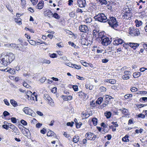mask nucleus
<instances>
[{"instance_id": "obj_13", "label": "nucleus", "mask_w": 147, "mask_h": 147, "mask_svg": "<svg viewBox=\"0 0 147 147\" xmlns=\"http://www.w3.org/2000/svg\"><path fill=\"white\" fill-rule=\"evenodd\" d=\"M43 13L45 16H47L49 18L52 17L53 13L50 10H46Z\"/></svg>"}, {"instance_id": "obj_26", "label": "nucleus", "mask_w": 147, "mask_h": 147, "mask_svg": "<svg viewBox=\"0 0 147 147\" xmlns=\"http://www.w3.org/2000/svg\"><path fill=\"white\" fill-rule=\"evenodd\" d=\"M26 114L30 115L33 117H34L35 113L31 109V111H28V113Z\"/></svg>"}, {"instance_id": "obj_50", "label": "nucleus", "mask_w": 147, "mask_h": 147, "mask_svg": "<svg viewBox=\"0 0 147 147\" xmlns=\"http://www.w3.org/2000/svg\"><path fill=\"white\" fill-rule=\"evenodd\" d=\"M78 96L79 97H81L85 95V93L82 92H80L78 93Z\"/></svg>"}, {"instance_id": "obj_5", "label": "nucleus", "mask_w": 147, "mask_h": 147, "mask_svg": "<svg viewBox=\"0 0 147 147\" xmlns=\"http://www.w3.org/2000/svg\"><path fill=\"white\" fill-rule=\"evenodd\" d=\"M5 56L7 59H8L9 63L11 62L15 59L14 55L12 53H7L6 55Z\"/></svg>"}, {"instance_id": "obj_46", "label": "nucleus", "mask_w": 147, "mask_h": 147, "mask_svg": "<svg viewBox=\"0 0 147 147\" xmlns=\"http://www.w3.org/2000/svg\"><path fill=\"white\" fill-rule=\"evenodd\" d=\"M26 94H28V95H30L31 96V97L32 98L33 100H34V97L33 96H32V93L30 91H28Z\"/></svg>"}, {"instance_id": "obj_2", "label": "nucleus", "mask_w": 147, "mask_h": 147, "mask_svg": "<svg viewBox=\"0 0 147 147\" xmlns=\"http://www.w3.org/2000/svg\"><path fill=\"white\" fill-rule=\"evenodd\" d=\"M94 18L96 20L100 22H106L108 21L106 16L103 13H99L98 15L94 16Z\"/></svg>"}, {"instance_id": "obj_37", "label": "nucleus", "mask_w": 147, "mask_h": 147, "mask_svg": "<svg viewBox=\"0 0 147 147\" xmlns=\"http://www.w3.org/2000/svg\"><path fill=\"white\" fill-rule=\"evenodd\" d=\"M98 2H100L102 5L107 4V2L106 0H96Z\"/></svg>"}, {"instance_id": "obj_39", "label": "nucleus", "mask_w": 147, "mask_h": 147, "mask_svg": "<svg viewBox=\"0 0 147 147\" xmlns=\"http://www.w3.org/2000/svg\"><path fill=\"white\" fill-rule=\"evenodd\" d=\"M92 121L94 125H96L97 123V119L96 118H93L92 120Z\"/></svg>"}, {"instance_id": "obj_23", "label": "nucleus", "mask_w": 147, "mask_h": 147, "mask_svg": "<svg viewBox=\"0 0 147 147\" xmlns=\"http://www.w3.org/2000/svg\"><path fill=\"white\" fill-rule=\"evenodd\" d=\"M104 114L107 119L110 118L111 115V113L110 111L105 113Z\"/></svg>"}, {"instance_id": "obj_53", "label": "nucleus", "mask_w": 147, "mask_h": 147, "mask_svg": "<svg viewBox=\"0 0 147 147\" xmlns=\"http://www.w3.org/2000/svg\"><path fill=\"white\" fill-rule=\"evenodd\" d=\"M21 123L24 125H27V123L25 120L22 119L20 121Z\"/></svg>"}, {"instance_id": "obj_61", "label": "nucleus", "mask_w": 147, "mask_h": 147, "mask_svg": "<svg viewBox=\"0 0 147 147\" xmlns=\"http://www.w3.org/2000/svg\"><path fill=\"white\" fill-rule=\"evenodd\" d=\"M46 129L44 128H43L40 131V133L42 134H45L46 133Z\"/></svg>"}, {"instance_id": "obj_34", "label": "nucleus", "mask_w": 147, "mask_h": 147, "mask_svg": "<svg viewBox=\"0 0 147 147\" xmlns=\"http://www.w3.org/2000/svg\"><path fill=\"white\" fill-rule=\"evenodd\" d=\"M52 17H53L56 19H59L60 18L59 16L56 13H55L53 14Z\"/></svg>"}, {"instance_id": "obj_62", "label": "nucleus", "mask_w": 147, "mask_h": 147, "mask_svg": "<svg viewBox=\"0 0 147 147\" xmlns=\"http://www.w3.org/2000/svg\"><path fill=\"white\" fill-rule=\"evenodd\" d=\"M16 46V44L14 43L11 44L10 48L12 49L15 48Z\"/></svg>"}, {"instance_id": "obj_38", "label": "nucleus", "mask_w": 147, "mask_h": 147, "mask_svg": "<svg viewBox=\"0 0 147 147\" xmlns=\"http://www.w3.org/2000/svg\"><path fill=\"white\" fill-rule=\"evenodd\" d=\"M92 21V18H88L85 20V22L87 23H90Z\"/></svg>"}, {"instance_id": "obj_41", "label": "nucleus", "mask_w": 147, "mask_h": 147, "mask_svg": "<svg viewBox=\"0 0 147 147\" xmlns=\"http://www.w3.org/2000/svg\"><path fill=\"white\" fill-rule=\"evenodd\" d=\"M43 98L44 99L48 100H49L51 97L49 95L45 94L44 95Z\"/></svg>"}, {"instance_id": "obj_14", "label": "nucleus", "mask_w": 147, "mask_h": 147, "mask_svg": "<svg viewBox=\"0 0 147 147\" xmlns=\"http://www.w3.org/2000/svg\"><path fill=\"white\" fill-rule=\"evenodd\" d=\"M130 71H125L124 72L125 74L122 77L124 80H127L129 78V74Z\"/></svg>"}, {"instance_id": "obj_45", "label": "nucleus", "mask_w": 147, "mask_h": 147, "mask_svg": "<svg viewBox=\"0 0 147 147\" xmlns=\"http://www.w3.org/2000/svg\"><path fill=\"white\" fill-rule=\"evenodd\" d=\"M132 96V94H127L124 96V98L126 99H128L129 97H131Z\"/></svg>"}, {"instance_id": "obj_51", "label": "nucleus", "mask_w": 147, "mask_h": 147, "mask_svg": "<svg viewBox=\"0 0 147 147\" xmlns=\"http://www.w3.org/2000/svg\"><path fill=\"white\" fill-rule=\"evenodd\" d=\"M4 123L5 124H4L2 125V127L3 128L5 129H6L8 130L9 129V127H8V125H5V122H4Z\"/></svg>"}, {"instance_id": "obj_64", "label": "nucleus", "mask_w": 147, "mask_h": 147, "mask_svg": "<svg viewBox=\"0 0 147 147\" xmlns=\"http://www.w3.org/2000/svg\"><path fill=\"white\" fill-rule=\"evenodd\" d=\"M51 92L53 93H55L57 92V88L55 87L53 88L51 90Z\"/></svg>"}, {"instance_id": "obj_28", "label": "nucleus", "mask_w": 147, "mask_h": 147, "mask_svg": "<svg viewBox=\"0 0 147 147\" xmlns=\"http://www.w3.org/2000/svg\"><path fill=\"white\" fill-rule=\"evenodd\" d=\"M55 135V133L52 131L51 130H50V131H49L47 134V135L48 136H54Z\"/></svg>"}, {"instance_id": "obj_48", "label": "nucleus", "mask_w": 147, "mask_h": 147, "mask_svg": "<svg viewBox=\"0 0 147 147\" xmlns=\"http://www.w3.org/2000/svg\"><path fill=\"white\" fill-rule=\"evenodd\" d=\"M82 123L80 122L77 123H76V128H80L81 126L82 125Z\"/></svg>"}, {"instance_id": "obj_19", "label": "nucleus", "mask_w": 147, "mask_h": 147, "mask_svg": "<svg viewBox=\"0 0 147 147\" xmlns=\"http://www.w3.org/2000/svg\"><path fill=\"white\" fill-rule=\"evenodd\" d=\"M44 2L43 1H40L37 5L38 8L39 9H41L43 7Z\"/></svg>"}, {"instance_id": "obj_8", "label": "nucleus", "mask_w": 147, "mask_h": 147, "mask_svg": "<svg viewBox=\"0 0 147 147\" xmlns=\"http://www.w3.org/2000/svg\"><path fill=\"white\" fill-rule=\"evenodd\" d=\"M9 63L8 60L5 57V56L1 60H0V66L1 67L3 66L2 65L6 66Z\"/></svg>"}, {"instance_id": "obj_9", "label": "nucleus", "mask_w": 147, "mask_h": 147, "mask_svg": "<svg viewBox=\"0 0 147 147\" xmlns=\"http://www.w3.org/2000/svg\"><path fill=\"white\" fill-rule=\"evenodd\" d=\"M132 13H129L128 11H125V12L123 14L122 18L123 19H129L131 18V17L132 16Z\"/></svg>"}, {"instance_id": "obj_25", "label": "nucleus", "mask_w": 147, "mask_h": 147, "mask_svg": "<svg viewBox=\"0 0 147 147\" xmlns=\"http://www.w3.org/2000/svg\"><path fill=\"white\" fill-rule=\"evenodd\" d=\"M48 102L50 105L51 106L53 107L55 106V104L53 100L51 98L49 99V100H48Z\"/></svg>"}, {"instance_id": "obj_18", "label": "nucleus", "mask_w": 147, "mask_h": 147, "mask_svg": "<svg viewBox=\"0 0 147 147\" xmlns=\"http://www.w3.org/2000/svg\"><path fill=\"white\" fill-rule=\"evenodd\" d=\"M61 97L65 101L70 100L72 99V97L71 96L62 95Z\"/></svg>"}, {"instance_id": "obj_63", "label": "nucleus", "mask_w": 147, "mask_h": 147, "mask_svg": "<svg viewBox=\"0 0 147 147\" xmlns=\"http://www.w3.org/2000/svg\"><path fill=\"white\" fill-rule=\"evenodd\" d=\"M28 42L30 44L32 45H33L35 44V42L32 40H28Z\"/></svg>"}, {"instance_id": "obj_60", "label": "nucleus", "mask_w": 147, "mask_h": 147, "mask_svg": "<svg viewBox=\"0 0 147 147\" xmlns=\"http://www.w3.org/2000/svg\"><path fill=\"white\" fill-rule=\"evenodd\" d=\"M46 80V78L45 77H42L40 80V81L42 83L44 82Z\"/></svg>"}, {"instance_id": "obj_7", "label": "nucleus", "mask_w": 147, "mask_h": 147, "mask_svg": "<svg viewBox=\"0 0 147 147\" xmlns=\"http://www.w3.org/2000/svg\"><path fill=\"white\" fill-rule=\"evenodd\" d=\"M85 136L86 138L90 140H94L96 137L95 135L91 132L87 133Z\"/></svg>"}, {"instance_id": "obj_30", "label": "nucleus", "mask_w": 147, "mask_h": 147, "mask_svg": "<svg viewBox=\"0 0 147 147\" xmlns=\"http://www.w3.org/2000/svg\"><path fill=\"white\" fill-rule=\"evenodd\" d=\"M7 71L11 73L12 74H14L16 73L15 69L13 68H10L9 69L7 70Z\"/></svg>"}, {"instance_id": "obj_58", "label": "nucleus", "mask_w": 147, "mask_h": 147, "mask_svg": "<svg viewBox=\"0 0 147 147\" xmlns=\"http://www.w3.org/2000/svg\"><path fill=\"white\" fill-rule=\"evenodd\" d=\"M131 91L132 92H134L137 91V88L134 87H132L130 89Z\"/></svg>"}, {"instance_id": "obj_11", "label": "nucleus", "mask_w": 147, "mask_h": 147, "mask_svg": "<svg viewBox=\"0 0 147 147\" xmlns=\"http://www.w3.org/2000/svg\"><path fill=\"white\" fill-rule=\"evenodd\" d=\"M77 4L81 8L85 7L86 5L85 0H77Z\"/></svg>"}, {"instance_id": "obj_21", "label": "nucleus", "mask_w": 147, "mask_h": 147, "mask_svg": "<svg viewBox=\"0 0 147 147\" xmlns=\"http://www.w3.org/2000/svg\"><path fill=\"white\" fill-rule=\"evenodd\" d=\"M105 37L103 32H101L98 33V36L97 38H100L101 40Z\"/></svg>"}, {"instance_id": "obj_24", "label": "nucleus", "mask_w": 147, "mask_h": 147, "mask_svg": "<svg viewBox=\"0 0 147 147\" xmlns=\"http://www.w3.org/2000/svg\"><path fill=\"white\" fill-rule=\"evenodd\" d=\"M79 137L78 136H75L73 138V141L74 143H76L79 140Z\"/></svg>"}, {"instance_id": "obj_17", "label": "nucleus", "mask_w": 147, "mask_h": 147, "mask_svg": "<svg viewBox=\"0 0 147 147\" xmlns=\"http://www.w3.org/2000/svg\"><path fill=\"white\" fill-rule=\"evenodd\" d=\"M133 9L134 8L133 6L130 5L127 6V7H125V11H128V12L132 13L133 14L134 11Z\"/></svg>"}, {"instance_id": "obj_31", "label": "nucleus", "mask_w": 147, "mask_h": 147, "mask_svg": "<svg viewBox=\"0 0 147 147\" xmlns=\"http://www.w3.org/2000/svg\"><path fill=\"white\" fill-rule=\"evenodd\" d=\"M135 22H136V25L137 27H139L142 24V22L140 21H138V20H136L135 21Z\"/></svg>"}, {"instance_id": "obj_52", "label": "nucleus", "mask_w": 147, "mask_h": 147, "mask_svg": "<svg viewBox=\"0 0 147 147\" xmlns=\"http://www.w3.org/2000/svg\"><path fill=\"white\" fill-rule=\"evenodd\" d=\"M3 114L4 117H6L7 116L9 115H10V114L7 111H5L3 112Z\"/></svg>"}, {"instance_id": "obj_42", "label": "nucleus", "mask_w": 147, "mask_h": 147, "mask_svg": "<svg viewBox=\"0 0 147 147\" xmlns=\"http://www.w3.org/2000/svg\"><path fill=\"white\" fill-rule=\"evenodd\" d=\"M104 102L103 103L102 105V106L103 108H104L109 103L108 102H107L106 101L104 100Z\"/></svg>"}, {"instance_id": "obj_16", "label": "nucleus", "mask_w": 147, "mask_h": 147, "mask_svg": "<svg viewBox=\"0 0 147 147\" xmlns=\"http://www.w3.org/2000/svg\"><path fill=\"white\" fill-rule=\"evenodd\" d=\"M103 98H105V100L109 103H110L111 100L113 98L111 96L108 95H105L103 96Z\"/></svg>"}, {"instance_id": "obj_33", "label": "nucleus", "mask_w": 147, "mask_h": 147, "mask_svg": "<svg viewBox=\"0 0 147 147\" xmlns=\"http://www.w3.org/2000/svg\"><path fill=\"white\" fill-rule=\"evenodd\" d=\"M103 98L102 97H99L96 101V103L98 105L101 104Z\"/></svg>"}, {"instance_id": "obj_12", "label": "nucleus", "mask_w": 147, "mask_h": 147, "mask_svg": "<svg viewBox=\"0 0 147 147\" xmlns=\"http://www.w3.org/2000/svg\"><path fill=\"white\" fill-rule=\"evenodd\" d=\"M113 43V44L115 45H118L119 44H121L123 43L124 42L123 40L121 38H115Z\"/></svg>"}, {"instance_id": "obj_20", "label": "nucleus", "mask_w": 147, "mask_h": 147, "mask_svg": "<svg viewBox=\"0 0 147 147\" xmlns=\"http://www.w3.org/2000/svg\"><path fill=\"white\" fill-rule=\"evenodd\" d=\"M119 110L121 111L123 114L125 115L127 114L128 112V110L124 108H122L121 109H119Z\"/></svg>"}, {"instance_id": "obj_15", "label": "nucleus", "mask_w": 147, "mask_h": 147, "mask_svg": "<svg viewBox=\"0 0 147 147\" xmlns=\"http://www.w3.org/2000/svg\"><path fill=\"white\" fill-rule=\"evenodd\" d=\"M129 46L134 49H135L139 46V44L137 43L130 42L129 43Z\"/></svg>"}, {"instance_id": "obj_59", "label": "nucleus", "mask_w": 147, "mask_h": 147, "mask_svg": "<svg viewBox=\"0 0 147 147\" xmlns=\"http://www.w3.org/2000/svg\"><path fill=\"white\" fill-rule=\"evenodd\" d=\"M31 1L33 5H35L38 1V0H31Z\"/></svg>"}, {"instance_id": "obj_56", "label": "nucleus", "mask_w": 147, "mask_h": 147, "mask_svg": "<svg viewBox=\"0 0 147 147\" xmlns=\"http://www.w3.org/2000/svg\"><path fill=\"white\" fill-rule=\"evenodd\" d=\"M138 117L139 118H144L145 117V115H144L143 114L141 113L138 115Z\"/></svg>"}, {"instance_id": "obj_32", "label": "nucleus", "mask_w": 147, "mask_h": 147, "mask_svg": "<svg viewBox=\"0 0 147 147\" xmlns=\"http://www.w3.org/2000/svg\"><path fill=\"white\" fill-rule=\"evenodd\" d=\"M23 111L26 114L28 113V111H31V109L28 107H25L23 109Z\"/></svg>"}, {"instance_id": "obj_22", "label": "nucleus", "mask_w": 147, "mask_h": 147, "mask_svg": "<svg viewBox=\"0 0 147 147\" xmlns=\"http://www.w3.org/2000/svg\"><path fill=\"white\" fill-rule=\"evenodd\" d=\"M142 75L140 72H136L133 73V76L134 78H136L139 77Z\"/></svg>"}, {"instance_id": "obj_47", "label": "nucleus", "mask_w": 147, "mask_h": 147, "mask_svg": "<svg viewBox=\"0 0 147 147\" xmlns=\"http://www.w3.org/2000/svg\"><path fill=\"white\" fill-rule=\"evenodd\" d=\"M100 90L101 92H106L107 89L105 87L101 86L100 88Z\"/></svg>"}, {"instance_id": "obj_44", "label": "nucleus", "mask_w": 147, "mask_h": 147, "mask_svg": "<svg viewBox=\"0 0 147 147\" xmlns=\"http://www.w3.org/2000/svg\"><path fill=\"white\" fill-rule=\"evenodd\" d=\"M23 86L26 88H30L31 87L26 82H24L23 83Z\"/></svg>"}, {"instance_id": "obj_40", "label": "nucleus", "mask_w": 147, "mask_h": 147, "mask_svg": "<svg viewBox=\"0 0 147 147\" xmlns=\"http://www.w3.org/2000/svg\"><path fill=\"white\" fill-rule=\"evenodd\" d=\"M73 68L74 67L75 69H80L81 68V66L80 65H77L74 64H73Z\"/></svg>"}, {"instance_id": "obj_55", "label": "nucleus", "mask_w": 147, "mask_h": 147, "mask_svg": "<svg viewBox=\"0 0 147 147\" xmlns=\"http://www.w3.org/2000/svg\"><path fill=\"white\" fill-rule=\"evenodd\" d=\"M74 122L73 121H72L71 122H67V125L68 126H70L71 127H72L73 126V124H74Z\"/></svg>"}, {"instance_id": "obj_29", "label": "nucleus", "mask_w": 147, "mask_h": 147, "mask_svg": "<svg viewBox=\"0 0 147 147\" xmlns=\"http://www.w3.org/2000/svg\"><path fill=\"white\" fill-rule=\"evenodd\" d=\"M68 44L69 45H71V46L74 47L75 49H78L79 48L78 46H77L75 45L74 43L70 41L68 42Z\"/></svg>"}, {"instance_id": "obj_36", "label": "nucleus", "mask_w": 147, "mask_h": 147, "mask_svg": "<svg viewBox=\"0 0 147 147\" xmlns=\"http://www.w3.org/2000/svg\"><path fill=\"white\" fill-rule=\"evenodd\" d=\"M106 82H109L112 84H114L115 83L116 81L115 80L110 79L107 80Z\"/></svg>"}, {"instance_id": "obj_10", "label": "nucleus", "mask_w": 147, "mask_h": 147, "mask_svg": "<svg viewBox=\"0 0 147 147\" xmlns=\"http://www.w3.org/2000/svg\"><path fill=\"white\" fill-rule=\"evenodd\" d=\"M79 29L81 32L84 33H87L89 31L88 27L84 25H82L79 27Z\"/></svg>"}, {"instance_id": "obj_6", "label": "nucleus", "mask_w": 147, "mask_h": 147, "mask_svg": "<svg viewBox=\"0 0 147 147\" xmlns=\"http://www.w3.org/2000/svg\"><path fill=\"white\" fill-rule=\"evenodd\" d=\"M101 43L104 46H107L110 44L111 42V41L109 38L107 37H105L101 40Z\"/></svg>"}, {"instance_id": "obj_1", "label": "nucleus", "mask_w": 147, "mask_h": 147, "mask_svg": "<svg viewBox=\"0 0 147 147\" xmlns=\"http://www.w3.org/2000/svg\"><path fill=\"white\" fill-rule=\"evenodd\" d=\"M108 23L112 28L115 29L118 26V22L117 21L116 18L113 17H109L107 19Z\"/></svg>"}, {"instance_id": "obj_43", "label": "nucleus", "mask_w": 147, "mask_h": 147, "mask_svg": "<svg viewBox=\"0 0 147 147\" xmlns=\"http://www.w3.org/2000/svg\"><path fill=\"white\" fill-rule=\"evenodd\" d=\"M15 21L16 22L19 23L20 24V23H21V19L20 18H15Z\"/></svg>"}, {"instance_id": "obj_57", "label": "nucleus", "mask_w": 147, "mask_h": 147, "mask_svg": "<svg viewBox=\"0 0 147 147\" xmlns=\"http://www.w3.org/2000/svg\"><path fill=\"white\" fill-rule=\"evenodd\" d=\"M76 77L77 78L82 80H84L85 79V78L84 77H81L78 75H76Z\"/></svg>"}, {"instance_id": "obj_49", "label": "nucleus", "mask_w": 147, "mask_h": 147, "mask_svg": "<svg viewBox=\"0 0 147 147\" xmlns=\"http://www.w3.org/2000/svg\"><path fill=\"white\" fill-rule=\"evenodd\" d=\"M9 127L13 130H15L16 129H17V128L13 124L11 125V127Z\"/></svg>"}, {"instance_id": "obj_54", "label": "nucleus", "mask_w": 147, "mask_h": 147, "mask_svg": "<svg viewBox=\"0 0 147 147\" xmlns=\"http://www.w3.org/2000/svg\"><path fill=\"white\" fill-rule=\"evenodd\" d=\"M57 55L56 53H53L52 54H51L50 55V57L51 58H54L55 57H56Z\"/></svg>"}, {"instance_id": "obj_27", "label": "nucleus", "mask_w": 147, "mask_h": 147, "mask_svg": "<svg viewBox=\"0 0 147 147\" xmlns=\"http://www.w3.org/2000/svg\"><path fill=\"white\" fill-rule=\"evenodd\" d=\"M10 102L14 107H16L18 105L17 102L13 99H11L10 100Z\"/></svg>"}, {"instance_id": "obj_3", "label": "nucleus", "mask_w": 147, "mask_h": 147, "mask_svg": "<svg viewBox=\"0 0 147 147\" xmlns=\"http://www.w3.org/2000/svg\"><path fill=\"white\" fill-rule=\"evenodd\" d=\"M137 5H139V8L140 9H146L147 8V2L143 1L142 0H139L138 2H137Z\"/></svg>"}, {"instance_id": "obj_4", "label": "nucleus", "mask_w": 147, "mask_h": 147, "mask_svg": "<svg viewBox=\"0 0 147 147\" xmlns=\"http://www.w3.org/2000/svg\"><path fill=\"white\" fill-rule=\"evenodd\" d=\"M130 32L135 36H138L140 34V30L137 28H135L133 27H130L129 29Z\"/></svg>"}, {"instance_id": "obj_35", "label": "nucleus", "mask_w": 147, "mask_h": 147, "mask_svg": "<svg viewBox=\"0 0 147 147\" xmlns=\"http://www.w3.org/2000/svg\"><path fill=\"white\" fill-rule=\"evenodd\" d=\"M128 136L127 135H125V136L123 137L122 138V140L124 142H129V140L128 139Z\"/></svg>"}]
</instances>
